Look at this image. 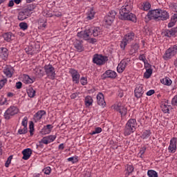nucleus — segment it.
I'll use <instances>...</instances> for the list:
<instances>
[{
    "mask_svg": "<svg viewBox=\"0 0 177 177\" xmlns=\"http://www.w3.org/2000/svg\"><path fill=\"white\" fill-rule=\"evenodd\" d=\"M3 73L7 78H12L15 74V69L11 66H6L3 69Z\"/></svg>",
    "mask_w": 177,
    "mask_h": 177,
    "instance_id": "nucleus-14",
    "label": "nucleus"
},
{
    "mask_svg": "<svg viewBox=\"0 0 177 177\" xmlns=\"http://www.w3.org/2000/svg\"><path fill=\"white\" fill-rule=\"evenodd\" d=\"M12 158H13V156H10L8 158V159H7L6 163H5V167H6V168H9V166H10V164L12 163Z\"/></svg>",
    "mask_w": 177,
    "mask_h": 177,
    "instance_id": "nucleus-43",
    "label": "nucleus"
},
{
    "mask_svg": "<svg viewBox=\"0 0 177 177\" xmlns=\"http://www.w3.org/2000/svg\"><path fill=\"white\" fill-rule=\"evenodd\" d=\"M80 84L83 86H85L88 84V79L85 77H82L80 78Z\"/></svg>",
    "mask_w": 177,
    "mask_h": 177,
    "instance_id": "nucleus-49",
    "label": "nucleus"
},
{
    "mask_svg": "<svg viewBox=\"0 0 177 177\" xmlns=\"http://www.w3.org/2000/svg\"><path fill=\"white\" fill-rule=\"evenodd\" d=\"M19 113V108L16 106H10L4 113V118L6 120H10L12 117L16 115Z\"/></svg>",
    "mask_w": 177,
    "mask_h": 177,
    "instance_id": "nucleus-7",
    "label": "nucleus"
},
{
    "mask_svg": "<svg viewBox=\"0 0 177 177\" xmlns=\"http://www.w3.org/2000/svg\"><path fill=\"white\" fill-rule=\"evenodd\" d=\"M151 74H153V70H151V68H148L144 73V77L145 78L148 79L149 77H151Z\"/></svg>",
    "mask_w": 177,
    "mask_h": 177,
    "instance_id": "nucleus-42",
    "label": "nucleus"
},
{
    "mask_svg": "<svg viewBox=\"0 0 177 177\" xmlns=\"http://www.w3.org/2000/svg\"><path fill=\"white\" fill-rule=\"evenodd\" d=\"M77 37L80 38H83L85 41H88L89 44H96L97 42V39L96 38H93L92 36V33L90 30H84L81 31L77 33Z\"/></svg>",
    "mask_w": 177,
    "mask_h": 177,
    "instance_id": "nucleus-3",
    "label": "nucleus"
},
{
    "mask_svg": "<svg viewBox=\"0 0 177 177\" xmlns=\"http://www.w3.org/2000/svg\"><path fill=\"white\" fill-rule=\"evenodd\" d=\"M139 60H140L141 62H143V63H145V61H147V59H146V56H145V55H140L138 57Z\"/></svg>",
    "mask_w": 177,
    "mask_h": 177,
    "instance_id": "nucleus-55",
    "label": "nucleus"
},
{
    "mask_svg": "<svg viewBox=\"0 0 177 177\" xmlns=\"http://www.w3.org/2000/svg\"><path fill=\"white\" fill-rule=\"evenodd\" d=\"M29 132L30 133V136H32L34 135V123L32 122H30L29 124Z\"/></svg>",
    "mask_w": 177,
    "mask_h": 177,
    "instance_id": "nucleus-45",
    "label": "nucleus"
},
{
    "mask_svg": "<svg viewBox=\"0 0 177 177\" xmlns=\"http://www.w3.org/2000/svg\"><path fill=\"white\" fill-rule=\"evenodd\" d=\"M162 111L165 114H168L169 113V109H171V106L167 104H162L161 105Z\"/></svg>",
    "mask_w": 177,
    "mask_h": 177,
    "instance_id": "nucleus-34",
    "label": "nucleus"
},
{
    "mask_svg": "<svg viewBox=\"0 0 177 177\" xmlns=\"http://www.w3.org/2000/svg\"><path fill=\"white\" fill-rule=\"evenodd\" d=\"M143 93H145V86L143 84H137L134 90L135 96L137 99H139L143 96Z\"/></svg>",
    "mask_w": 177,
    "mask_h": 177,
    "instance_id": "nucleus-13",
    "label": "nucleus"
},
{
    "mask_svg": "<svg viewBox=\"0 0 177 177\" xmlns=\"http://www.w3.org/2000/svg\"><path fill=\"white\" fill-rule=\"evenodd\" d=\"M113 109L116 111H118L122 117H125L127 115V108L121 102H117L113 105Z\"/></svg>",
    "mask_w": 177,
    "mask_h": 177,
    "instance_id": "nucleus-11",
    "label": "nucleus"
},
{
    "mask_svg": "<svg viewBox=\"0 0 177 177\" xmlns=\"http://www.w3.org/2000/svg\"><path fill=\"white\" fill-rule=\"evenodd\" d=\"M116 15L117 12L115 10L109 11L108 15L104 17V26L105 27L111 26V24H113V21H114V19H115Z\"/></svg>",
    "mask_w": 177,
    "mask_h": 177,
    "instance_id": "nucleus-5",
    "label": "nucleus"
},
{
    "mask_svg": "<svg viewBox=\"0 0 177 177\" xmlns=\"http://www.w3.org/2000/svg\"><path fill=\"white\" fill-rule=\"evenodd\" d=\"M84 31H90L93 37H99L102 34V29L99 27H95L93 29H86Z\"/></svg>",
    "mask_w": 177,
    "mask_h": 177,
    "instance_id": "nucleus-22",
    "label": "nucleus"
},
{
    "mask_svg": "<svg viewBox=\"0 0 177 177\" xmlns=\"http://www.w3.org/2000/svg\"><path fill=\"white\" fill-rule=\"evenodd\" d=\"M44 115H46V111L44 110L38 111L33 116L34 122H41V120L44 118Z\"/></svg>",
    "mask_w": 177,
    "mask_h": 177,
    "instance_id": "nucleus-17",
    "label": "nucleus"
},
{
    "mask_svg": "<svg viewBox=\"0 0 177 177\" xmlns=\"http://www.w3.org/2000/svg\"><path fill=\"white\" fill-rule=\"evenodd\" d=\"M74 48L77 50V52L84 51V45L82 44V41L80 40H75L73 43Z\"/></svg>",
    "mask_w": 177,
    "mask_h": 177,
    "instance_id": "nucleus-23",
    "label": "nucleus"
},
{
    "mask_svg": "<svg viewBox=\"0 0 177 177\" xmlns=\"http://www.w3.org/2000/svg\"><path fill=\"white\" fill-rule=\"evenodd\" d=\"M79 95H80V93H73L71 95V99H77V97H78Z\"/></svg>",
    "mask_w": 177,
    "mask_h": 177,
    "instance_id": "nucleus-56",
    "label": "nucleus"
},
{
    "mask_svg": "<svg viewBox=\"0 0 177 177\" xmlns=\"http://www.w3.org/2000/svg\"><path fill=\"white\" fill-rule=\"evenodd\" d=\"M95 18V11L93 9L90 8L87 12V19L88 20H93Z\"/></svg>",
    "mask_w": 177,
    "mask_h": 177,
    "instance_id": "nucleus-33",
    "label": "nucleus"
},
{
    "mask_svg": "<svg viewBox=\"0 0 177 177\" xmlns=\"http://www.w3.org/2000/svg\"><path fill=\"white\" fill-rule=\"evenodd\" d=\"M147 176L149 177H158V174L154 170H148Z\"/></svg>",
    "mask_w": 177,
    "mask_h": 177,
    "instance_id": "nucleus-40",
    "label": "nucleus"
},
{
    "mask_svg": "<svg viewBox=\"0 0 177 177\" xmlns=\"http://www.w3.org/2000/svg\"><path fill=\"white\" fill-rule=\"evenodd\" d=\"M109 60L107 56L95 54L93 57V63L97 64V66H103Z\"/></svg>",
    "mask_w": 177,
    "mask_h": 177,
    "instance_id": "nucleus-8",
    "label": "nucleus"
},
{
    "mask_svg": "<svg viewBox=\"0 0 177 177\" xmlns=\"http://www.w3.org/2000/svg\"><path fill=\"white\" fill-rule=\"evenodd\" d=\"M160 9L149 10L147 15V17L149 20H156V21H160Z\"/></svg>",
    "mask_w": 177,
    "mask_h": 177,
    "instance_id": "nucleus-10",
    "label": "nucleus"
},
{
    "mask_svg": "<svg viewBox=\"0 0 177 177\" xmlns=\"http://www.w3.org/2000/svg\"><path fill=\"white\" fill-rule=\"evenodd\" d=\"M135 39V33L130 32L127 33L123 38L122 41L120 44V48L121 49H125V46L128 44H131V41H133Z\"/></svg>",
    "mask_w": 177,
    "mask_h": 177,
    "instance_id": "nucleus-6",
    "label": "nucleus"
},
{
    "mask_svg": "<svg viewBox=\"0 0 177 177\" xmlns=\"http://www.w3.org/2000/svg\"><path fill=\"white\" fill-rule=\"evenodd\" d=\"M176 144H177V138H173L170 140L169 145L168 147L169 153H171L174 154V153H176Z\"/></svg>",
    "mask_w": 177,
    "mask_h": 177,
    "instance_id": "nucleus-15",
    "label": "nucleus"
},
{
    "mask_svg": "<svg viewBox=\"0 0 177 177\" xmlns=\"http://www.w3.org/2000/svg\"><path fill=\"white\" fill-rule=\"evenodd\" d=\"M8 48H1L0 51V57L3 59L6 60L8 59Z\"/></svg>",
    "mask_w": 177,
    "mask_h": 177,
    "instance_id": "nucleus-30",
    "label": "nucleus"
},
{
    "mask_svg": "<svg viewBox=\"0 0 177 177\" xmlns=\"http://www.w3.org/2000/svg\"><path fill=\"white\" fill-rule=\"evenodd\" d=\"M6 82H8V79L6 78L0 80V89H2V88L5 86V84H6Z\"/></svg>",
    "mask_w": 177,
    "mask_h": 177,
    "instance_id": "nucleus-52",
    "label": "nucleus"
},
{
    "mask_svg": "<svg viewBox=\"0 0 177 177\" xmlns=\"http://www.w3.org/2000/svg\"><path fill=\"white\" fill-rule=\"evenodd\" d=\"M176 23V21H175L174 19H172L171 18V21L168 24L169 28H171V27H174V26H175Z\"/></svg>",
    "mask_w": 177,
    "mask_h": 177,
    "instance_id": "nucleus-54",
    "label": "nucleus"
},
{
    "mask_svg": "<svg viewBox=\"0 0 177 177\" xmlns=\"http://www.w3.org/2000/svg\"><path fill=\"white\" fill-rule=\"evenodd\" d=\"M69 74H71L72 77V81L73 82H74V84H80V78L81 77V75H80L78 71L74 68H71L69 70Z\"/></svg>",
    "mask_w": 177,
    "mask_h": 177,
    "instance_id": "nucleus-12",
    "label": "nucleus"
},
{
    "mask_svg": "<svg viewBox=\"0 0 177 177\" xmlns=\"http://www.w3.org/2000/svg\"><path fill=\"white\" fill-rule=\"evenodd\" d=\"M177 55V44L171 46L170 48H169L166 52L165 55L164 56L165 60H168V59H172L174 56Z\"/></svg>",
    "mask_w": 177,
    "mask_h": 177,
    "instance_id": "nucleus-9",
    "label": "nucleus"
},
{
    "mask_svg": "<svg viewBox=\"0 0 177 177\" xmlns=\"http://www.w3.org/2000/svg\"><path fill=\"white\" fill-rule=\"evenodd\" d=\"M84 103L86 107H89L92 106L93 103V99H92V97H91L90 95H88L85 97Z\"/></svg>",
    "mask_w": 177,
    "mask_h": 177,
    "instance_id": "nucleus-31",
    "label": "nucleus"
},
{
    "mask_svg": "<svg viewBox=\"0 0 177 177\" xmlns=\"http://www.w3.org/2000/svg\"><path fill=\"white\" fill-rule=\"evenodd\" d=\"M23 157L22 159L27 160H29L32 154V151L30 148H27L22 151Z\"/></svg>",
    "mask_w": 177,
    "mask_h": 177,
    "instance_id": "nucleus-26",
    "label": "nucleus"
},
{
    "mask_svg": "<svg viewBox=\"0 0 177 177\" xmlns=\"http://www.w3.org/2000/svg\"><path fill=\"white\" fill-rule=\"evenodd\" d=\"M84 177H91V172L89 171H85L83 174Z\"/></svg>",
    "mask_w": 177,
    "mask_h": 177,
    "instance_id": "nucleus-62",
    "label": "nucleus"
},
{
    "mask_svg": "<svg viewBox=\"0 0 177 177\" xmlns=\"http://www.w3.org/2000/svg\"><path fill=\"white\" fill-rule=\"evenodd\" d=\"M28 122V118L24 117L21 122L22 127H24V128H27Z\"/></svg>",
    "mask_w": 177,
    "mask_h": 177,
    "instance_id": "nucleus-47",
    "label": "nucleus"
},
{
    "mask_svg": "<svg viewBox=\"0 0 177 177\" xmlns=\"http://www.w3.org/2000/svg\"><path fill=\"white\" fill-rule=\"evenodd\" d=\"M160 82L166 86H171L172 85V80L169 77H163L160 80Z\"/></svg>",
    "mask_w": 177,
    "mask_h": 177,
    "instance_id": "nucleus-29",
    "label": "nucleus"
},
{
    "mask_svg": "<svg viewBox=\"0 0 177 177\" xmlns=\"http://www.w3.org/2000/svg\"><path fill=\"white\" fill-rule=\"evenodd\" d=\"M23 81L24 84H32L34 82V80L30 77L28 75H23Z\"/></svg>",
    "mask_w": 177,
    "mask_h": 177,
    "instance_id": "nucleus-32",
    "label": "nucleus"
},
{
    "mask_svg": "<svg viewBox=\"0 0 177 177\" xmlns=\"http://www.w3.org/2000/svg\"><path fill=\"white\" fill-rule=\"evenodd\" d=\"M149 136H151V131L150 130H145L143 131L141 138L142 139H149Z\"/></svg>",
    "mask_w": 177,
    "mask_h": 177,
    "instance_id": "nucleus-36",
    "label": "nucleus"
},
{
    "mask_svg": "<svg viewBox=\"0 0 177 177\" xmlns=\"http://www.w3.org/2000/svg\"><path fill=\"white\" fill-rule=\"evenodd\" d=\"M102 132V127H96L94 131L91 133V135H96V133H100Z\"/></svg>",
    "mask_w": 177,
    "mask_h": 177,
    "instance_id": "nucleus-50",
    "label": "nucleus"
},
{
    "mask_svg": "<svg viewBox=\"0 0 177 177\" xmlns=\"http://www.w3.org/2000/svg\"><path fill=\"white\" fill-rule=\"evenodd\" d=\"M103 75L105 78H111L112 80H114V78L117 77V73L112 70H108L103 74Z\"/></svg>",
    "mask_w": 177,
    "mask_h": 177,
    "instance_id": "nucleus-24",
    "label": "nucleus"
},
{
    "mask_svg": "<svg viewBox=\"0 0 177 177\" xmlns=\"http://www.w3.org/2000/svg\"><path fill=\"white\" fill-rule=\"evenodd\" d=\"M172 20H174L176 22L177 21V13L174 14L172 17H171Z\"/></svg>",
    "mask_w": 177,
    "mask_h": 177,
    "instance_id": "nucleus-64",
    "label": "nucleus"
},
{
    "mask_svg": "<svg viewBox=\"0 0 177 177\" xmlns=\"http://www.w3.org/2000/svg\"><path fill=\"white\" fill-rule=\"evenodd\" d=\"M18 133H19V135H24L27 133V127H24L23 126H21L18 130Z\"/></svg>",
    "mask_w": 177,
    "mask_h": 177,
    "instance_id": "nucleus-44",
    "label": "nucleus"
},
{
    "mask_svg": "<svg viewBox=\"0 0 177 177\" xmlns=\"http://www.w3.org/2000/svg\"><path fill=\"white\" fill-rule=\"evenodd\" d=\"M131 10H132V2H131V0H127L124 5L119 10V19L120 20H129L130 21L136 23V15L130 13Z\"/></svg>",
    "mask_w": 177,
    "mask_h": 177,
    "instance_id": "nucleus-1",
    "label": "nucleus"
},
{
    "mask_svg": "<svg viewBox=\"0 0 177 177\" xmlns=\"http://www.w3.org/2000/svg\"><path fill=\"white\" fill-rule=\"evenodd\" d=\"M19 27L23 31H26V30L28 29V24L26 22H21L19 24Z\"/></svg>",
    "mask_w": 177,
    "mask_h": 177,
    "instance_id": "nucleus-39",
    "label": "nucleus"
},
{
    "mask_svg": "<svg viewBox=\"0 0 177 177\" xmlns=\"http://www.w3.org/2000/svg\"><path fill=\"white\" fill-rule=\"evenodd\" d=\"M128 59H123L122 60L120 64L118 65L117 67V71L118 73H124V71L127 68V66H128Z\"/></svg>",
    "mask_w": 177,
    "mask_h": 177,
    "instance_id": "nucleus-18",
    "label": "nucleus"
},
{
    "mask_svg": "<svg viewBox=\"0 0 177 177\" xmlns=\"http://www.w3.org/2000/svg\"><path fill=\"white\" fill-rule=\"evenodd\" d=\"M34 9H35V6H34V4H30L29 6H28V8H25L26 11L28 12V13H29V15H30L31 12H32Z\"/></svg>",
    "mask_w": 177,
    "mask_h": 177,
    "instance_id": "nucleus-41",
    "label": "nucleus"
},
{
    "mask_svg": "<svg viewBox=\"0 0 177 177\" xmlns=\"http://www.w3.org/2000/svg\"><path fill=\"white\" fill-rule=\"evenodd\" d=\"M97 103L99 106H102V107L106 106V101L104 100V95L102 93H99L97 95Z\"/></svg>",
    "mask_w": 177,
    "mask_h": 177,
    "instance_id": "nucleus-21",
    "label": "nucleus"
},
{
    "mask_svg": "<svg viewBox=\"0 0 177 177\" xmlns=\"http://www.w3.org/2000/svg\"><path fill=\"white\" fill-rule=\"evenodd\" d=\"M3 37L4 38V41L7 42H10L12 41V32H6L3 35Z\"/></svg>",
    "mask_w": 177,
    "mask_h": 177,
    "instance_id": "nucleus-35",
    "label": "nucleus"
},
{
    "mask_svg": "<svg viewBox=\"0 0 177 177\" xmlns=\"http://www.w3.org/2000/svg\"><path fill=\"white\" fill-rule=\"evenodd\" d=\"M3 104H8V99L5 98L3 102H2V100L0 99V106H3Z\"/></svg>",
    "mask_w": 177,
    "mask_h": 177,
    "instance_id": "nucleus-59",
    "label": "nucleus"
},
{
    "mask_svg": "<svg viewBox=\"0 0 177 177\" xmlns=\"http://www.w3.org/2000/svg\"><path fill=\"white\" fill-rule=\"evenodd\" d=\"M133 166L131 165H128L127 167V171L128 172V174L129 175V174H132L133 172Z\"/></svg>",
    "mask_w": 177,
    "mask_h": 177,
    "instance_id": "nucleus-51",
    "label": "nucleus"
},
{
    "mask_svg": "<svg viewBox=\"0 0 177 177\" xmlns=\"http://www.w3.org/2000/svg\"><path fill=\"white\" fill-rule=\"evenodd\" d=\"M21 86H23V84L21 82H18L16 83L17 89H21Z\"/></svg>",
    "mask_w": 177,
    "mask_h": 177,
    "instance_id": "nucleus-58",
    "label": "nucleus"
},
{
    "mask_svg": "<svg viewBox=\"0 0 177 177\" xmlns=\"http://www.w3.org/2000/svg\"><path fill=\"white\" fill-rule=\"evenodd\" d=\"M138 8L140 10L147 12V10H150V9H151V4L149 1H144L138 6Z\"/></svg>",
    "mask_w": 177,
    "mask_h": 177,
    "instance_id": "nucleus-20",
    "label": "nucleus"
},
{
    "mask_svg": "<svg viewBox=\"0 0 177 177\" xmlns=\"http://www.w3.org/2000/svg\"><path fill=\"white\" fill-rule=\"evenodd\" d=\"M154 93H156V91H154V90H149L147 92L146 95L147 96H151V95H154Z\"/></svg>",
    "mask_w": 177,
    "mask_h": 177,
    "instance_id": "nucleus-57",
    "label": "nucleus"
},
{
    "mask_svg": "<svg viewBox=\"0 0 177 177\" xmlns=\"http://www.w3.org/2000/svg\"><path fill=\"white\" fill-rule=\"evenodd\" d=\"M177 33V28H173L171 30H167L165 32V37L171 38V37H174L175 34Z\"/></svg>",
    "mask_w": 177,
    "mask_h": 177,
    "instance_id": "nucleus-28",
    "label": "nucleus"
},
{
    "mask_svg": "<svg viewBox=\"0 0 177 177\" xmlns=\"http://www.w3.org/2000/svg\"><path fill=\"white\" fill-rule=\"evenodd\" d=\"M30 15V12L24 9L22 11L19 12L18 15V20L20 21H23V20H26V19H28Z\"/></svg>",
    "mask_w": 177,
    "mask_h": 177,
    "instance_id": "nucleus-19",
    "label": "nucleus"
},
{
    "mask_svg": "<svg viewBox=\"0 0 177 177\" xmlns=\"http://www.w3.org/2000/svg\"><path fill=\"white\" fill-rule=\"evenodd\" d=\"M138 127V122L136 119H129L125 124L124 129V136H129L131 133H133L136 131Z\"/></svg>",
    "mask_w": 177,
    "mask_h": 177,
    "instance_id": "nucleus-2",
    "label": "nucleus"
},
{
    "mask_svg": "<svg viewBox=\"0 0 177 177\" xmlns=\"http://www.w3.org/2000/svg\"><path fill=\"white\" fill-rule=\"evenodd\" d=\"M14 5H15L14 0H10L8 4V8H13Z\"/></svg>",
    "mask_w": 177,
    "mask_h": 177,
    "instance_id": "nucleus-60",
    "label": "nucleus"
},
{
    "mask_svg": "<svg viewBox=\"0 0 177 177\" xmlns=\"http://www.w3.org/2000/svg\"><path fill=\"white\" fill-rule=\"evenodd\" d=\"M52 129H53V126L52 124H47L43 127L41 133V135H49L52 132Z\"/></svg>",
    "mask_w": 177,
    "mask_h": 177,
    "instance_id": "nucleus-25",
    "label": "nucleus"
},
{
    "mask_svg": "<svg viewBox=\"0 0 177 177\" xmlns=\"http://www.w3.org/2000/svg\"><path fill=\"white\" fill-rule=\"evenodd\" d=\"M56 135H50L44 137L41 141L40 143H43V145H49V143H52L53 142H55L56 140Z\"/></svg>",
    "mask_w": 177,
    "mask_h": 177,
    "instance_id": "nucleus-16",
    "label": "nucleus"
},
{
    "mask_svg": "<svg viewBox=\"0 0 177 177\" xmlns=\"http://www.w3.org/2000/svg\"><path fill=\"white\" fill-rule=\"evenodd\" d=\"M168 19H169V14L165 10H160L159 12V20L164 21L168 20Z\"/></svg>",
    "mask_w": 177,
    "mask_h": 177,
    "instance_id": "nucleus-27",
    "label": "nucleus"
},
{
    "mask_svg": "<svg viewBox=\"0 0 177 177\" xmlns=\"http://www.w3.org/2000/svg\"><path fill=\"white\" fill-rule=\"evenodd\" d=\"M67 161H68V162H72V164H77V162H78V156H75L70 157L67 158Z\"/></svg>",
    "mask_w": 177,
    "mask_h": 177,
    "instance_id": "nucleus-38",
    "label": "nucleus"
},
{
    "mask_svg": "<svg viewBox=\"0 0 177 177\" xmlns=\"http://www.w3.org/2000/svg\"><path fill=\"white\" fill-rule=\"evenodd\" d=\"M27 93L29 97H34V96H35L36 91L32 88V87H30L27 89Z\"/></svg>",
    "mask_w": 177,
    "mask_h": 177,
    "instance_id": "nucleus-37",
    "label": "nucleus"
},
{
    "mask_svg": "<svg viewBox=\"0 0 177 177\" xmlns=\"http://www.w3.org/2000/svg\"><path fill=\"white\" fill-rule=\"evenodd\" d=\"M43 172L45 174V175H50V172H52V169L50 167H45L43 169Z\"/></svg>",
    "mask_w": 177,
    "mask_h": 177,
    "instance_id": "nucleus-46",
    "label": "nucleus"
},
{
    "mask_svg": "<svg viewBox=\"0 0 177 177\" xmlns=\"http://www.w3.org/2000/svg\"><path fill=\"white\" fill-rule=\"evenodd\" d=\"M169 8L171 10H173V12H177V3H171L169 6Z\"/></svg>",
    "mask_w": 177,
    "mask_h": 177,
    "instance_id": "nucleus-48",
    "label": "nucleus"
},
{
    "mask_svg": "<svg viewBox=\"0 0 177 177\" xmlns=\"http://www.w3.org/2000/svg\"><path fill=\"white\" fill-rule=\"evenodd\" d=\"M144 64L146 68H149L150 67V64H149L147 59L145 62H144Z\"/></svg>",
    "mask_w": 177,
    "mask_h": 177,
    "instance_id": "nucleus-61",
    "label": "nucleus"
},
{
    "mask_svg": "<svg viewBox=\"0 0 177 177\" xmlns=\"http://www.w3.org/2000/svg\"><path fill=\"white\" fill-rule=\"evenodd\" d=\"M13 96H15V93H13L9 92V93H7V97H13Z\"/></svg>",
    "mask_w": 177,
    "mask_h": 177,
    "instance_id": "nucleus-63",
    "label": "nucleus"
},
{
    "mask_svg": "<svg viewBox=\"0 0 177 177\" xmlns=\"http://www.w3.org/2000/svg\"><path fill=\"white\" fill-rule=\"evenodd\" d=\"M44 68V73H46V75H47L48 80H51L52 81L56 80V69H55V67L52 64H46Z\"/></svg>",
    "mask_w": 177,
    "mask_h": 177,
    "instance_id": "nucleus-4",
    "label": "nucleus"
},
{
    "mask_svg": "<svg viewBox=\"0 0 177 177\" xmlns=\"http://www.w3.org/2000/svg\"><path fill=\"white\" fill-rule=\"evenodd\" d=\"M171 104L173 106H177V95H174L171 99Z\"/></svg>",
    "mask_w": 177,
    "mask_h": 177,
    "instance_id": "nucleus-53",
    "label": "nucleus"
}]
</instances>
